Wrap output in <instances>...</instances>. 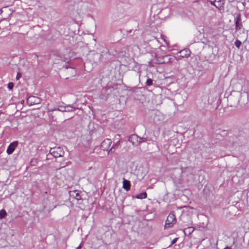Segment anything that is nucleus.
I'll return each instance as SVG.
<instances>
[{
  "label": "nucleus",
  "instance_id": "nucleus-1",
  "mask_svg": "<svg viewBox=\"0 0 249 249\" xmlns=\"http://www.w3.org/2000/svg\"><path fill=\"white\" fill-rule=\"evenodd\" d=\"M50 153L55 158L63 157L64 155L63 149L60 147L51 148Z\"/></svg>",
  "mask_w": 249,
  "mask_h": 249
},
{
  "label": "nucleus",
  "instance_id": "nucleus-2",
  "mask_svg": "<svg viewBox=\"0 0 249 249\" xmlns=\"http://www.w3.org/2000/svg\"><path fill=\"white\" fill-rule=\"evenodd\" d=\"M176 218L175 215L174 213H171L167 216L165 223V227H171L176 223Z\"/></svg>",
  "mask_w": 249,
  "mask_h": 249
},
{
  "label": "nucleus",
  "instance_id": "nucleus-3",
  "mask_svg": "<svg viewBox=\"0 0 249 249\" xmlns=\"http://www.w3.org/2000/svg\"><path fill=\"white\" fill-rule=\"evenodd\" d=\"M128 141L134 146H137L140 144V137L136 134H133L130 136Z\"/></svg>",
  "mask_w": 249,
  "mask_h": 249
},
{
  "label": "nucleus",
  "instance_id": "nucleus-4",
  "mask_svg": "<svg viewBox=\"0 0 249 249\" xmlns=\"http://www.w3.org/2000/svg\"><path fill=\"white\" fill-rule=\"evenodd\" d=\"M112 142L111 140L109 139H106L104 140L101 145V148L104 150H108L109 148L110 147L111 144Z\"/></svg>",
  "mask_w": 249,
  "mask_h": 249
},
{
  "label": "nucleus",
  "instance_id": "nucleus-5",
  "mask_svg": "<svg viewBox=\"0 0 249 249\" xmlns=\"http://www.w3.org/2000/svg\"><path fill=\"white\" fill-rule=\"evenodd\" d=\"M27 102L28 104L32 106L39 104L40 103V99L37 97L33 96L29 97L27 99Z\"/></svg>",
  "mask_w": 249,
  "mask_h": 249
},
{
  "label": "nucleus",
  "instance_id": "nucleus-6",
  "mask_svg": "<svg viewBox=\"0 0 249 249\" xmlns=\"http://www.w3.org/2000/svg\"><path fill=\"white\" fill-rule=\"evenodd\" d=\"M18 142L15 141L10 144L7 149V153L8 155L11 154L15 150V148L18 146Z\"/></svg>",
  "mask_w": 249,
  "mask_h": 249
},
{
  "label": "nucleus",
  "instance_id": "nucleus-7",
  "mask_svg": "<svg viewBox=\"0 0 249 249\" xmlns=\"http://www.w3.org/2000/svg\"><path fill=\"white\" fill-rule=\"evenodd\" d=\"M235 30L238 31L242 27L241 18L240 15H238L235 19Z\"/></svg>",
  "mask_w": 249,
  "mask_h": 249
},
{
  "label": "nucleus",
  "instance_id": "nucleus-8",
  "mask_svg": "<svg viewBox=\"0 0 249 249\" xmlns=\"http://www.w3.org/2000/svg\"><path fill=\"white\" fill-rule=\"evenodd\" d=\"M180 54V56L182 58L188 57L191 53V52L188 49H184L178 52Z\"/></svg>",
  "mask_w": 249,
  "mask_h": 249
},
{
  "label": "nucleus",
  "instance_id": "nucleus-9",
  "mask_svg": "<svg viewBox=\"0 0 249 249\" xmlns=\"http://www.w3.org/2000/svg\"><path fill=\"white\" fill-rule=\"evenodd\" d=\"M215 2V7L220 10L222 9L224 7V0H214Z\"/></svg>",
  "mask_w": 249,
  "mask_h": 249
},
{
  "label": "nucleus",
  "instance_id": "nucleus-10",
  "mask_svg": "<svg viewBox=\"0 0 249 249\" xmlns=\"http://www.w3.org/2000/svg\"><path fill=\"white\" fill-rule=\"evenodd\" d=\"M123 187L126 191H129L130 190V182L128 180L124 179V180H123Z\"/></svg>",
  "mask_w": 249,
  "mask_h": 249
},
{
  "label": "nucleus",
  "instance_id": "nucleus-11",
  "mask_svg": "<svg viewBox=\"0 0 249 249\" xmlns=\"http://www.w3.org/2000/svg\"><path fill=\"white\" fill-rule=\"evenodd\" d=\"M159 59L160 60L158 61L160 63H168L170 61L171 59V58L167 55L163 56L162 59L159 57Z\"/></svg>",
  "mask_w": 249,
  "mask_h": 249
},
{
  "label": "nucleus",
  "instance_id": "nucleus-12",
  "mask_svg": "<svg viewBox=\"0 0 249 249\" xmlns=\"http://www.w3.org/2000/svg\"><path fill=\"white\" fill-rule=\"evenodd\" d=\"M72 194L71 195L75 199L77 200H80L81 199V196L79 194V193L77 192V191H73L71 192Z\"/></svg>",
  "mask_w": 249,
  "mask_h": 249
},
{
  "label": "nucleus",
  "instance_id": "nucleus-13",
  "mask_svg": "<svg viewBox=\"0 0 249 249\" xmlns=\"http://www.w3.org/2000/svg\"><path fill=\"white\" fill-rule=\"evenodd\" d=\"M65 112H73L76 109V107H72L71 105L65 106Z\"/></svg>",
  "mask_w": 249,
  "mask_h": 249
},
{
  "label": "nucleus",
  "instance_id": "nucleus-14",
  "mask_svg": "<svg viewBox=\"0 0 249 249\" xmlns=\"http://www.w3.org/2000/svg\"><path fill=\"white\" fill-rule=\"evenodd\" d=\"M147 197V194L146 192H143L137 195L136 198L138 199H143Z\"/></svg>",
  "mask_w": 249,
  "mask_h": 249
},
{
  "label": "nucleus",
  "instance_id": "nucleus-15",
  "mask_svg": "<svg viewBox=\"0 0 249 249\" xmlns=\"http://www.w3.org/2000/svg\"><path fill=\"white\" fill-rule=\"evenodd\" d=\"M7 213L4 210L2 209L0 211V219L5 217Z\"/></svg>",
  "mask_w": 249,
  "mask_h": 249
},
{
  "label": "nucleus",
  "instance_id": "nucleus-16",
  "mask_svg": "<svg viewBox=\"0 0 249 249\" xmlns=\"http://www.w3.org/2000/svg\"><path fill=\"white\" fill-rule=\"evenodd\" d=\"M153 84V80L150 78H148L146 81V84L148 86H151Z\"/></svg>",
  "mask_w": 249,
  "mask_h": 249
},
{
  "label": "nucleus",
  "instance_id": "nucleus-17",
  "mask_svg": "<svg viewBox=\"0 0 249 249\" xmlns=\"http://www.w3.org/2000/svg\"><path fill=\"white\" fill-rule=\"evenodd\" d=\"M65 106L64 107H59L58 108L54 109V110H58L61 112H65Z\"/></svg>",
  "mask_w": 249,
  "mask_h": 249
},
{
  "label": "nucleus",
  "instance_id": "nucleus-18",
  "mask_svg": "<svg viewBox=\"0 0 249 249\" xmlns=\"http://www.w3.org/2000/svg\"><path fill=\"white\" fill-rule=\"evenodd\" d=\"M234 44L237 48H239L241 45V42L240 40H237L235 41Z\"/></svg>",
  "mask_w": 249,
  "mask_h": 249
},
{
  "label": "nucleus",
  "instance_id": "nucleus-19",
  "mask_svg": "<svg viewBox=\"0 0 249 249\" xmlns=\"http://www.w3.org/2000/svg\"><path fill=\"white\" fill-rule=\"evenodd\" d=\"M148 140L147 138H141L140 137V144L143 142H146Z\"/></svg>",
  "mask_w": 249,
  "mask_h": 249
},
{
  "label": "nucleus",
  "instance_id": "nucleus-20",
  "mask_svg": "<svg viewBox=\"0 0 249 249\" xmlns=\"http://www.w3.org/2000/svg\"><path fill=\"white\" fill-rule=\"evenodd\" d=\"M13 87H14V84L13 83H9L8 84V88L10 89V90H11L13 88Z\"/></svg>",
  "mask_w": 249,
  "mask_h": 249
},
{
  "label": "nucleus",
  "instance_id": "nucleus-21",
  "mask_svg": "<svg viewBox=\"0 0 249 249\" xmlns=\"http://www.w3.org/2000/svg\"><path fill=\"white\" fill-rule=\"evenodd\" d=\"M178 239V238L174 239L171 242V245L174 244L177 242Z\"/></svg>",
  "mask_w": 249,
  "mask_h": 249
},
{
  "label": "nucleus",
  "instance_id": "nucleus-22",
  "mask_svg": "<svg viewBox=\"0 0 249 249\" xmlns=\"http://www.w3.org/2000/svg\"><path fill=\"white\" fill-rule=\"evenodd\" d=\"M21 77V74L20 73H18L17 75V76H16V79L17 80L19 79L20 77Z\"/></svg>",
  "mask_w": 249,
  "mask_h": 249
},
{
  "label": "nucleus",
  "instance_id": "nucleus-23",
  "mask_svg": "<svg viewBox=\"0 0 249 249\" xmlns=\"http://www.w3.org/2000/svg\"><path fill=\"white\" fill-rule=\"evenodd\" d=\"M210 3H211L212 5H213V6H215V2H214V0H210Z\"/></svg>",
  "mask_w": 249,
  "mask_h": 249
},
{
  "label": "nucleus",
  "instance_id": "nucleus-24",
  "mask_svg": "<svg viewBox=\"0 0 249 249\" xmlns=\"http://www.w3.org/2000/svg\"><path fill=\"white\" fill-rule=\"evenodd\" d=\"M113 147H112L110 149V150H109V151H108V153L109 154V153H113V152H114V150H113Z\"/></svg>",
  "mask_w": 249,
  "mask_h": 249
},
{
  "label": "nucleus",
  "instance_id": "nucleus-25",
  "mask_svg": "<svg viewBox=\"0 0 249 249\" xmlns=\"http://www.w3.org/2000/svg\"><path fill=\"white\" fill-rule=\"evenodd\" d=\"M70 173L71 174V177H73V172L71 170L70 171Z\"/></svg>",
  "mask_w": 249,
  "mask_h": 249
},
{
  "label": "nucleus",
  "instance_id": "nucleus-26",
  "mask_svg": "<svg viewBox=\"0 0 249 249\" xmlns=\"http://www.w3.org/2000/svg\"><path fill=\"white\" fill-rule=\"evenodd\" d=\"M81 245H80L78 247L76 248V249H81Z\"/></svg>",
  "mask_w": 249,
  "mask_h": 249
}]
</instances>
